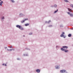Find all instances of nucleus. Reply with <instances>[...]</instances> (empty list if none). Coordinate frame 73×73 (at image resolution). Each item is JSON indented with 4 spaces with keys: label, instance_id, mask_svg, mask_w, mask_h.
I'll use <instances>...</instances> for the list:
<instances>
[{
    "label": "nucleus",
    "instance_id": "f257e3e1",
    "mask_svg": "<svg viewBox=\"0 0 73 73\" xmlns=\"http://www.w3.org/2000/svg\"><path fill=\"white\" fill-rule=\"evenodd\" d=\"M66 72V71L64 70H61L60 71V73H64L65 72Z\"/></svg>",
    "mask_w": 73,
    "mask_h": 73
},
{
    "label": "nucleus",
    "instance_id": "f03ea898",
    "mask_svg": "<svg viewBox=\"0 0 73 73\" xmlns=\"http://www.w3.org/2000/svg\"><path fill=\"white\" fill-rule=\"evenodd\" d=\"M16 27H17V28H19V29H21V26L19 25H16Z\"/></svg>",
    "mask_w": 73,
    "mask_h": 73
},
{
    "label": "nucleus",
    "instance_id": "7ed1b4c3",
    "mask_svg": "<svg viewBox=\"0 0 73 73\" xmlns=\"http://www.w3.org/2000/svg\"><path fill=\"white\" fill-rule=\"evenodd\" d=\"M36 71L37 72H38V73H40V70L39 69L36 70Z\"/></svg>",
    "mask_w": 73,
    "mask_h": 73
},
{
    "label": "nucleus",
    "instance_id": "20e7f679",
    "mask_svg": "<svg viewBox=\"0 0 73 73\" xmlns=\"http://www.w3.org/2000/svg\"><path fill=\"white\" fill-rule=\"evenodd\" d=\"M3 3V2L2 1L0 2V5H1V6H2V5H3L2 3Z\"/></svg>",
    "mask_w": 73,
    "mask_h": 73
},
{
    "label": "nucleus",
    "instance_id": "39448f33",
    "mask_svg": "<svg viewBox=\"0 0 73 73\" xmlns=\"http://www.w3.org/2000/svg\"><path fill=\"white\" fill-rule=\"evenodd\" d=\"M68 9L69 11V12H72V11L71 9H69V8H68Z\"/></svg>",
    "mask_w": 73,
    "mask_h": 73
},
{
    "label": "nucleus",
    "instance_id": "423d86ee",
    "mask_svg": "<svg viewBox=\"0 0 73 73\" xmlns=\"http://www.w3.org/2000/svg\"><path fill=\"white\" fill-rule=\"evenodd\" d=\"M29 25V23H27V24H25V26H28Z\"/></svg>",
    "mask_w": 73,
    "mask_h": 73
},
{
    "label": "nucleus",
    "instance_id": "0eeeda50",
    "mask_svg": "<svg viewBox=\"0 0 73 73\" xmlns=\"http://www.w3.org/2000/svg\"><path fill=\"white\" fill-rule=\"evenodd\" d=\"M62 47L64 48H68V47L67 46H63Z\"/></svg>",
    "mask_w": 73,
    "mask_h": 73
},
{
    "label": "nucleus",
    "instance_id": "6e6552de",
    "mask_svg": "<svg viewBox=\"0 0 73 73\" xmlns=\"http://www.w3.org/2000/svg\"><path fill=\"white\" fill-rule=\"evenodd\" d=\"M10 50V51H11V50H15V49L14 48H12V49H11L10 50Z\"/></svg>",
    "mask_w": 73,
    "mask_h": 73
},
{
    "label": "nucleus",
    "instance_id": "1a4fd4ad",
    "mask_svg": "<svg viewBox=\"0 0 73 73\" xmlns=\"http://www.w3.org/2000/svg\"><path fill=\"white\" fill-rule=\"evenodd\" d=\"M70 16L71 17H73V13L70 14Z\"/></svg>",
    "mask_w": 73,
    "mask_h": 73
},
{
    "label": "nucleus",
    "instance_id": "9d476101",
    "mask_svg": "<svg viewBox=\"0 0 73 73\" xmlns=\"http://www.w3.org/2000/svg\"><path fill=\"white\" fill-rule=\"evenodd\" d=\"M64 35L63 34H62V35L60 36L62 37H64Z\"/></svg>",
    "mask_w": 73,
    "mask_h": 73
},
{
    "label": "nucleus",
    "instance_id": "9b49d317",
    "mask_svg": "<svg viewBox=\"0 0 73 73\" xmlns=\"http://www.w3.org/2000/svg\"><path fill=\"white\" fill-rule=\"evenodd\" d=\"M72 36V35L70 34H69L68 35V37H70Z\"/></svg>",
    "mask_w": 73,
    "mask_h": 73
},
{
    "label": "nucleus",
    "instance_id": "f8f14e48",
    "mask_svg": "<svg viewBox=\"0 0 73 73\" xmlns=\"http://www.w3.org/2000/svg\"><path fill=\"white\" fill-rule=\"evenodd\" d=\"M61 50H63V51H65V49H63V48H61Z\"/></svg>",
    "mask_w": 73,
    "mask_h": 73
},
{
    "label": "nucleus",
    "instance_id": "ddd939ff",
    "mask_svg": "<svg viewBox=\"0 0 73 73\" xmlns=\"http://www.w3.org/2000/svg\"><path fill=\"white\" fill-rule=\"evenodd\" d=\"M65 52H66V53L67 52H69V50H65Z\"/></svg>",
    "mask_w": 73,
    "mask_h": 73
},
{
    "label": "nucleus",
    "instance_id": "4468645a",
    "mask_svg": "<svg viewBox=\"0 0 73 73\" xmlns=\"http://www.w3.org/2000/svg\"><path fill=\"white\" fill-rule=\"evenodd\" d=\"M64 1H65V2H66V3H68V2H69V1H68L66 0H64Z\"/></svg>",
    "mask_w": 73,
    "mask_h": 73
},
{
    "label": "nucleus",
    "instance_id": "2eb2a0df",
    "mask_svg": "<svg viewBox=\"0 0 73 73\" xmlns=\"http://www.w3.org/2000/svg\"><path fill=\"white\" fill-rule=\"evenodd\" d=\"M57 11H58V9H57L56 11H55L54 13H56L57 12Z\"/></svg>",
    "mask_w": 73,
    "mask_h": 73
},
{
    "label": "nucleus",
    "instance_id": "dca6fc26",
    "mask_svg": "<svg viewBox=\"0 0 73 73\" xmlns=\"http://www.w3.org/2000/svg\"><path fill=\"white\" fill-rule=\"evenodd\" d=\"M25 21V20H24L23 21H21V23H24V22Z\"/></svg>",
    "mask_w": 73,
    "mask_h": 73
},
{
    "label": "nucleus",
    "instance_id": "f3484780",
    "mask_svg": "<svg viewBox=\"0 0 73 73\" xmlns=\"http://www.w3.org/2000/svg\"><path fill=\"white\" fill-rule=\"evenodd\" d=\"M20 29L21 30H24V29L23 28H22L21 27V28Z\"/></svg>",
    "mask_w": 73,
    "mask_h": 73
},
{
    "label": "nucleus",
    "instance_id": "a211bd4d",
    "mask_svg": "<svg viewBox=\"0 0 73 73\" xmlns=\"http://www.w3.org/2000/svg\"><path fill=\"white\" fill-rule=\"evenodd\" d=\"M54 7H57V6L56 5H54Z\"/></svg>",
    "mask_w": 73,
    "mask_h": 73
},
{
    "label": "nucleus",
    "instance_id": "6ab92c4d",
    "mask_svg": "<svg viewBox=\"0 0 73 73\" xmlns=\"http://www.w3.org/2000/svg\"><path fill=\"white\" fill-rule=\"evenodd\" d=\"M28 20V18H27V19H25V21H26V20Z\"/></svg>",
    "mask_w": 73,
    "mask_h": 73
},
{
    "label": "nucleus",
    "instance_id": "aec40b11",
    "mask_svg": "<svg viewBox=\"0 0 73 73\" xmlns=\"http://www.w3.org/2000/svg\"><path fill=\"white\" fill-rule=\"evenodd\" d=\"M11 1L12 3H15V1H14L11 0Z\"/></svg>",
    "mask_w": 73,
    "mask_h": 73
},
{
    "label": "nucleus",
    "instance_id": "412c9836",
    "mask_svg": "<svg viewBox=\"0 0 73 73\" xmlns=\"http://www.w3.org/2000/svg\"><path fill=\"white\" fill-rule=\"evenodd\" d=\"M4 19V17H3L2 18V19Z\"/></svg>",
    "mask_w": 73,
    "mask_h": 73
},
{
    "label": "nucleus",
    "instance_id": "4be33fe9",
    "mask_svg": "<svg viewBox=\"0 0 73 73\" xmlns=\"http://www.w3.org/2000/svg\"><path fill=\"white\" fill-rule=\"evenodd\" d=\"M67 13H68V15H70V12H68Z\"/></svg>",
    "mask_w": 73,
    "mask_h": 73
},
{
    "label": "nucleus",
    "instance_id": "5701e85b",
    "mask_svg": "<svg viewBox=\"0 0 73 73\" xmlns=\"http://www.w3.org/2000/svg\"><path fill=\"white\" fill-rule=\"evenodd\" d=\"M59 68H58V66L56 67V69H58Z\"/></svg>",
    "mask_w": 73,
    "mask_h": 73
},
{
    "label": "nucleus",
    "instance_id": "b1692460",
    "mask_svg": "<svg viewBox=\"0 0 73 73\" xmlns=\"http://www.w3.org/2000/svg\"><path fill=\"white\" fill-rule=\"evenodd\" d=\"M62 34H63V35H64V34H65V33H64V32H63V33H62Z\"/></svg>",
    "mask_w": 73,
    "mask_h": 73
},
{
    "label": "nucleus",
    "instance_id": "393cba45",
    "mask_svg": "<svg viewBox=\"0 0 73 73\" xmlns=\"http://www.w3.org/2000/svg\"><path fill=\"white\" fill-rule=\"evenodd\" d=\"M50 21H49L48 22V23H50Z\"/></svg>",
    "mask_w": 73,
    "mask_h": 73
},
{
    "label": "nucleus",
    "instance_id": "a878e982",
    "mask_svg": "<svg viewBox=\"0 0 73 73\" xmlns=\"http://www.w3.org/2000/svg\"><path fill=\"white\" fill-rule=\"evenodd\" d=\"M30 35H32V33H30L29 34Z\"/></svg>",
    "mask_w": 73,
    "mask_h": 73
},
{
    "label": "nucleus",
    "instance_id": "bb28decb",
    "mask_svg": "<svg viewBox=\"0 0 73 73\" xmlns=\"http://www.w3.org/2000/svg\"><path fill=\"white\" fill-rule=\"evenodd\" d=\"M5 66H7V64H5Z\"/></svg>",
    "mask_w": 73,
    "mask_h": 73
},
{
    "label": "nucleus",
    "instance_id": "cd10ccee",
    "mask_svg": "<svg viewBox=\"0 0 73 73\" xmlns=\"http://www.w3.org/2000/svg\"><path fill=\"white\" fill-rule=\"evenodd\" d=\"M10 48H12V46H11Z\"/></svg>",
    "mask_w": 73,
    "mask_h": 73
},
{
    "label": "nucleus",
    "instance_id": "c85d7f7f",
    "mask_svg": "<svg viewBox=\"0 0 73 73\" xmlns=\"http://www.w3.org/2000/svg\"><path fill=\"white\" fill-rule=\"evenodd\" d=\"M3 65H4V64H3Z\"/></svg>",
    "mask_w": 73,
    "mask_h": 73
},
{
    "label": "nucleus",
    "instance_id": "c756f323",
    "mask_svg": "<svg viewBox=\"0 0 73 73\" xmlns=\"http://www.w3.org/2000/svg\"><path fill=\"white\" fill-rule=\"evenodd\" d=\"M22 15V14H20V15Z\"/></svg>",
    "mask_w": 73,
    "mask_h": 73
},
{
    "label": "nucleus",
    "instance_id": "7c9ffc66",
    "mask_svg": "<svg viewBox=\"0 0 73 73\" xmlns=\"http://www.w3.org/2000/svg\"><path fill=\"white\" fill-rule=\"evenodd\" d=\"M49 27H52V26H49Z\"/></svg>",
    "mask_w": 73,
    "mask_h": 73
},
{
    "label": "nucleus",
    "instance_id": "2f4dec72",
    "mask_svg": "<svg viewBox=\"0 0 73 73\" xmlns=\"http://www.w3.org/2000/svg\"><path fill=\"white\" fill-rule=\"evenodd\" d=\"M72 29H73V28H72Z\"/></svg>",
    "mask_w": 73,
    "mask_h": 73
},
{
    "label": "nucleus",
    "instance_id": "473e14b6",
    "mask_svg": "<svg viewBox=\"0 0 73 73\" xmlns=\"http://www.w3.org/2000/svg\"><path fill=\"white\" fill-rule=\"evenodd\" d=\"M1 0H0V1H1Z\"/></svg>",
    "mask_w": 73,
    "mask_h": 73
},
{
    "label": "nucleus",
    "instance_id": "72a5a7b5",
    "mask_svg": "<svg viewBox=\"0 0 73 73\" xmlns=\"http://www.w3.org/2000/svg\"><path fill=\"white\" fill-rule=\"evenodd\" d=\"M24 36V37L25 36Z\"/></svg>",
    "mask_w": 73,
    "mask_h": 73
}]
</instances>
